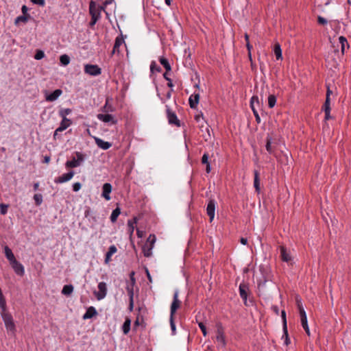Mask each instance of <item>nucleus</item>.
<instances>
[{
  "label": "nucleus",
  "mask_w": 351,
  "mask_h": 351,
  "mask_svg": "<svg viewBox=\"0 0 351 351\" xmlns=\"http://www.w3.org/2000/svg\"><path fill=\"white\" fill-rule=\"evenodd\" d=\"M202 163L206 165V171L207 173L210 172V166L208 162V154H204L202 158Z\"/></svg>",
  "instance_id": "2f4dec72"
},
{
  "label": "nucleus",
  "mask_w": 351,
  "mask_h": 351,
  "mask_svg": "<svg viewBox=\"0 0 351 351\" xmlns=\"http://www.w3.org/2000/svg\"><path fill=\"white\" fill-rule=\"evenodd\" d=\"M89 13L91 16V18L95 16L97 19H100L101 17V13L99 12L96 3L93 1H90V2Z\"/></svg>",
  "instance_id": "4468645a"
},
{
  "label": "nucleus",
  "mask_w": 351,
  "mask_h": 351,
  "mask_svg": "<svg viewBox=\"0 0 351 351\" xmlns=\"http://www.w3.org/2000/svg\"><path fill=\"white\" fill-rule=\"evenodd\" d=\"M199 100V94L194 93L191 95L189 99V103L191 108H196Z\"/></svg>",
  "instance_id": "6ab92c4d"
},
{
  "label": "nucleus",
  "mask_w": 351,
  "mask_h": 351,
  "mask_svg": "<svg viewBox=\"0 0 351 351\" xmlns=\"http://www.w3.org/2000/svg\"><path fill=\"white\" fill-rule=\"evenodd\" d=\"M73 291V287L71 285H66L63 287L62 293L65 295H70Z\"/></svg>",
  "instance_id": "7c9ffc66"
},
{
  "label": "nucleus",
  "mask_w": 351,
  "mask_h": 351,
  "mask_svg": "<svg viewBox=\"0 0 351 351\" xmlns=\"http://www.w3.org/2000/svg\"><path fill=\"white\" fill-rule=\"evenodd\" d=\"M31 18L30 14L22 15L16 17L14 21V24L18 25L20 23H26L28 20Z\"/></svg>",
  "instance_id": "bb28decb"
},
{
  "label": "nucleus",
  "mask_w": 351,
  "mask_h": 351,
  "mask_svg": "<svg viewBox=\"0 0 351 351\" xmlns=\"http://www.w3.org/2000/svg\"><path fill=\"white\" fill-rule=\"evenodd\" d=\"M163 77H164V78L167 80V82H168V83H167V86H168L169 87H170V88H172V87L173 86V83H172L171 80L169 77H167V73H165L163 74Z\"/></svg>",
  "instance_id": "5fc2aeb1"
},
{
  "label": "nucleus",
  "mask_w": 351,
  "mask_h": 351,
  "mask_svg": "<svg viewBox=\"0 0 351 351\" xmlns=\"http://www.w3.org/2000/svg\"><path fill=\"white\" fill-rule=\"evenodd\" d=\"M21 11H22V13H23V15L29 14L27 13L28 8H27L26 5H23L22 6V8H21Z\"/></svg>",
  "instance_id": "e2e57ef3"
},
{
  "label": "nucleus",
  "mask_w": 351,
  "mask_h": 351,
  "mask_svg": "<svg viewBox=\"0 0 351 351\" xmlns=\"http://www.w3.org/2000/svg\"><path fill=\"white\" fill-rule=\"evenodd\" d=\"M317 22L320 25H323L327 24V20L326 19H324V17L320 16H319L317 17Z\"/></svg>",
  "instance_id": "6e6d98bb"
},
{
  "label": "nucleus",
  "mask_w": 351,
  "mask_h": 351,
  "mask_svg": "<svg viewBox=\"0 0 351 351\" xmlns=\"http://www.w3.org/2000/svg\"><path fill=\"white\" fill-rule=\"evenodd\" d=\"M10 265L16 274H18L21 276L24 275V274H25L24 267L23 266V265L21 263H20L19 261H17L16 259L15 261H14L13 262H12L10 263Z\"/></svg>",
  "instance_id": "f8f14e48"
},
{
  "label": "nucleus",
  "mask_w": 351,
  "mask_h": 351,
  "mask_svg": "<svg viewBox=\"0 0 351 351\" xmlns=\"http://www.w3.org/2000/svg\"><path fill=\"white\" fill-rule=\"evenodd\" d=\"M302 327L304 329V330H305L306 333L307 334V335L310 336L311 333H310V330H309L308 324L304 325V326H302Z\"/></svg>",
  "instance_id": "69168bd1"
},
{
  "label": "nucleus",
  "mask_w": 351,
  "mask_h": 351,
  "mask_svg": "<svg viewBox=\"0 0 351 351\" xmlns=\"http://www.w3.org/2000/svg\"><path fill=\"white\" fill-rule=\"evenodd\" d=\"M60 61L62 65L66 66L70 62V58L69 56L64 54L60 57Z\"/></svg>",
  "instance_id": "4c0bfd02"
},
{
  "label": "nucleus",
  "mask_w": 351,
  "mask_h": 351,
  "mask_svg": "<svg viewBox=\"0 0 351 351\" xmlns=\"http://www.w3.org/2000/svg\"><path fill=\"white\" fill-rule=\"evenodd\" d=\"M124 43V40L122 36H118L115 39V43L113 47V49L112 51L111 54H114L115 53H119V47Z\"/></svg>",
  "instance_id": "aec40b11"
},
{
  "label": "nucleus",
  "mask_w": 351,
  "mask_h": 351,
  "mask_svg": "<svg viewBox=\"0 0 351 351\" xmlns=\"http://www.w3.org/2000/svg\"><path fill=\"white\" fill-rule=\"evenodd\" d=\"M300 316V320L302 326L308 324L307 317L305 311H302Z\"/></svg>",
  "instance_id": "79ce46f5"
},
{
  "label": "nucleus",
  "mask_w": 351,
  "mask_h": 351,
  "mask_svg": "<svg viewBox=\"0 0 351 351\" xmlns=\"http://www.w3.org/2000/svg\"><path fill=\"white\" fill-rule=\"evenodd\" d=\"M302 327L304 329V330H305L306 333L307 334V335L310 336L311 333H310V330H309L308 324L304 325V326H302Z\"/></svg>",
  "instance_id": "0e129e2a"
},
{
  "label": "nucleus",
  "mask_w": 351,
  "mask_h": 351,
  "mask_svg": "<svg viewBox=\"0 0 351 351\" xmlns=\"http://www.w3.org/2000/svg\"><path fill=\"white\" fill-rule=\"evenodd\" d=\"M331 93H332V91L330 90L329 88H328L327 92H326V101H325V103H324V106H323L324 112H325V119H328L329 117H330V96Z\"/></svg>",
  "instance_id": "1a4fd4ad"
},
{
  "label": "nucleus",
  "mask_w": 351,
  "mask_h": 351,
  "mask_svg": "<svg viewBox=\"0 0 351 351\" xmlns=\"http://www.w3.org/2000/svg\"><path fill=\"white\" fill-rule=\"evenodd\" d=\"M82 187V184L80 182H75L73 184V190L75 192L78 191Z\"/></svg>",
  "instance_id": "4d7b16f0"
},
{
  "label": "nucleus",
  "mask_w": 351,
  "mask_h": 351,
  "mask_svg": "<svg viewBox=\"0 0 351 351\" xmlns=\"http://www.w3.org/2000/svg\"><path fill=\"white\" fill-rule=\"evenodd\" d=\"M1 315L3 318V320L5 323V327L7 328V329H9L10 330H14V324L12 315L7 311L6 312H1Z\"/></svg>",
  "instance_id": "423d86ee"
},
{
  "label": "nucleus",
  "mask_w": 351,
  "mask_h": 351,
  "mask_svg": "<svg viewBox=\"0 0 351 351\" xmlns=\"http://www.w3.org/2000/svg\"><path fill=\"white\" fill-rule=\"evenodd\" d=\"M134 222L132 221L131 220H129L128 222V228H129V231L130 232L131 234L134 232V223H136V218H134Z\"/></svg>",
  "instance_id": "a18cd8bd"
},
{
  "label": "nucleus",
  "mask_w": 351,
  "mask_h": 351,
  "mask_svg": "<svg viewBox=\"0 0 351 351\" xmlns=\"http://www.w3.org/2000/svg\"><path fill=\"white\" fill-rule=\"evenodd\" d=\"M276 103V98L275 95H270L268 97V106H269V107L271 108L274 107Z\"/></svg>",
  "instance_id": "58836bf2"
},
{
  "label": "nucleus",
  "mask_w": 351,
  "mask_h": 351,
  "mask_svg": "<svg viewBox=\"0 0 351 351\" xmlns=\"http://www.w3.org/2000/svg\"><path fill=\"white\" fill-rule=\"evenodd\" d=\"M254 101H256L257 102V104H258V97L253 96L252 97L251 102H250V106H251V108H252V109L253 110L254 116L256 117V121L259 122L260 121V117L258 116V114L257 111L255 110V108H254Z\"/></svg>",
  "instance_id": "cd10ccee"
},
{
  "label": "nucleus",
  "mask_w": 351,
  "mask_h": 351,
  "mask_svg": "<svg viewBox=\"0 0 351 351\" xmlns=\"http://www.w3.org/2000/svg\"><path fill=\"white\" fill-rule=\"evenodd\" d=\"M156 238L154 234H150L146 242L143 245L142 250L145 256L149 257L152 254V249L154 246Z\"/></svg>",
  "instance_id": "f257e3e1"
},
{
  "label": "nucleus",
  "mask_w": 351,
  "mask_h": 351,
  "mask_svg": "<svg viewBox=\"0 0 351 351\" xmlns=\"http://www.w3.org/2000/svg\"><path fill=\"white\" fill-rule=\"evenodd\" d=\"M95 143H96L97 145L99 147L101 148L102 149L106 150L112 146V144L110 143L104 141L103 140H101L99 138L95 137Z\"/></svg>",
  "instance_id": "4be33fe9"
},
{
  "label": "nucleus",
  "mask_w": 351,
  "mask_h": 351,
  "mask_svg": "<svg viewBox=\"0 0 351 351\" xmlns=\"http://www.w3.org/2000/svg\"><path fill=\"white\" fill-rule=\"evenodd\" d=\"M120 213H121V210L119 207H117L114 210H113V211L110 215V221L112 223H114L117 221Z\"/></svg>",
  "instance_id": "473e14b6"
},
{
  "label": "nucleus",
  "mask_w": 351,
  "mask_h": 351,
  "mask_svg": "<svg viewBox=\"0 0 351 351\" xmlns=\"http://www.w3.org/2000/svg\"><path fill=\"white\" fill-rule=\"evenodd\" d=\"M281 317H282V321L283 331H285V332H287V317H286V312L284 310L281 311Z\"/></svg>",
  "instance_id": "e433bc0d"
},
{
  "label": "nucleus",
  "mask_w": 351,
  "mask_h": 351,
  "mask_svg": "<svg viewBox=\"0 0 351 351\" xmlns=\"http://www.w3.org/2000/svg\"><path fill=\"white\" fill-rule=\"evenodd\" d=\"M117 252V248L115 245H110L106 254L112 257V256Z\"/></svg>",
  "instance_id": "c03bdc74"
},
{
  "label": "nucleus",
  "mask_w": 351,
  "mask_h": 351,
  "mask_svg": "<svg viewBox=\"0 0 351 351\" xmlns=\"http://www.w3.org/2000/svg\"><path fill=\"white\" fill-rule=\"evenodd\" d=\"M108 101H109V99H108V98H107L106 99V104H105V106L103 108H104V111L105 112H112V111L111 106L108 105Z\"/></svg>",
  "instance_id": "3c124183"
},
{
  "label": "nucleus",
  "mask_w": 351,
  "mask_h": 351,
  "mask_svg": "<svg viewBox=\"0 0 351 351\" xmlns=\"http://www.w3.org/2000/svg\"><path fill=\"white\" fill-rule=\"evenodd\" d=\"M200 130L202 132H209V126L208 125L207 123H206V125H202L200 126Z\"/></svg>",
  "instance_id": "052dcab7"
},
{
  "label": "nucleus",
  "mask_w": 351,
  "mask_h": 351,
  "mask_svg": "<svg viewBox=\"0 0 351 351\" xmlns=\"http://www.w3.org/2000/svg\"><path fill=\"white\" fill-rule=\"evenodd\" d=\"M45 56V53L42 50H37L34 56L36 60H41Z\"/></svg>",
  "instance_id": "49530a36"
},
{
  "label": "nucleus",
  "mask_w": 351,
  "mask_h": 351,
  "mask_svg": "<svg viewBox=\"0 0 351 351\" xmlns=\"http://www.w3.org/2000/svg\"><path fill=\"white\" fill-rule=\"evenodd\" d=\"M34 199L36 206H40L43 202V195L40 193L34 195Z\"/></svg>",
  "instance_id": "ea45409f"
},
{
  "label": "nucleus",
  "mask_w": 351,
  "mask_h": 351,
  "mask_svg": "<svg viewBox=\"0 0 351 351\" xmlns=\"http://www.w3.org/2000/svg\"><path fill=\"white\" fill-rule=\"evenodd\" d=\"M8 205L5 204H0V212L1 215H5L8 212Z\"/></svg>",
  "instance_id": "de8ad7c7"
},
{
  "label": "nucleus",
  "mask_w": 351,
  "mask_h": 351,
  "mask_svg": "<svg viewBox=\"0 0 351 351\" xmlns=\"http://www.w3.org/2000/svg\"><path fill=\"white\" fill-rule=\"evenodd\" d=\"M246 47L248 50L249 57L251 59V49H252V46L250 45V42L246 43Z\"/></svg>",
  "instance_id": "680f3d73"
},
{
  "label": "nucleus",
  "mask_w": 351,
  "mask_h": 351,
  "mask_svg": "<svg viewBox=\"0 0 351 351\" xmlns=\"http://www.w3.org/2000/svg\"><path fill=\"white\" fill-rule=\"evenodd\" d=\"M274 52L275 53V56H276L277 60H280V59L282 58V49H281L280 45L278 43H277L274 45Z\"/></svg>",
  "instance_id": "c85d7f7f"
},
{
  "label": "nucleus",
  "mask_w": 351,
  "mask_h": 351,
  "mask_svg": "<svg viewBox=\"0 0 351 351\" xmlns=\"http://www.w3.org/2000/svg\"><path fill=\"white\" fill-rule=\"evenodd\" d=\"M107 294V285L104 282L98 284V291H94V295L98 300H103Z\"/></svg>",
  "instance_id": "20e7f679"
},
{
  "label": "nucleus",
  "mask_w": 351,
  "mask_h": 351,
  "mask_svg": "<svg viewBox=\"0 0 351 351\" xmlns=\"http://www.w3.org/2000/svg\"><path fill=\"white\" fill-rule=\"evenodd\" d=\"M134 272L130 274V282H127L126 291L129 298L134 297V286L135 285Z\"/></svg>",
  "instance_id": "9b49d317"
},
{
  "label": "nucleus",
  "mask_w": 351,
  "mask_h": 351,
  "mask_svg": "<svg viewBox=\"0 0 351 351\" xmlns=\"http://www.w3.org/2000/svg\"><path fill=\"white\" fill-rule=\"evenodd\" d=\"M61 116L62 117V120L60 123V125L58 128H56L54 132H62L71 124V121L66 118L63 112H61Z\"/></svg>",
  "instance_id": "2eb2a0df"
},
{
  "label": "nucleus",
  "mask_w": 351,
  "mask_h": 351,
  "mask_svg": "<svg viewBox=\"0 0 351 351\" xmlns=\"http://www.w3.org/2000/svg\"><path fill=\"white\" fill-rule=\"evenodd\" d=\"M145 272H146V274H147V277L148 278V280L149 282H152V278L149 274V271L147 269H145Z\"/></svg>",
  "instance_id": "774afa93"
},
{
  "label": "nucleus",
  "mask_w": 351,
  "mask_h": 351,
  "mask_svg": "<svg viewBox=\"0 0 351 351\" xmlns=\"http://www.w3.org/2000/svg\"><path fill=\"white\" fill-rule=\"evenodd\" d=\"M84 72L90 75L97 76L101 73V69L96 64H86Z\"/></svg>",
  "instance_id": "0eeeda50"
},
{
  "label": "nucleus",
  "mask_w": 351,
  "mask_h": 351,
  "mask_svg": "<svg viewBox=\"0 0 351 351\" xmlns=\"http://www.w3.org/2000/svg\"><path fill=\"white\" fill-rule=\"evenodd\" d=\"M62 93V90L56 89L51 94L46 96V100L48 101H53L56 100Z\"/></svg>",
  "instance_id": "412c9836"
},
{
  "label": "nucleus",
  "mask_w": 351,
  "mask_h": 351,
  "mask_svg": "<svg viewBox=\"0 0 351 351\" xmlns=\"http://www.w3.org/2000/svg\"><path fill=\"white\" fill-rule=\"evenodd\" d=\"M160 64L165 68L167 71H169L171 69V65L168 60L164 57H160L159 59Z\"/></svg>",
  "instance_id": "72a5a7b5"
},
{
  "label": "nucleus",
  "mask_w": 351,
  "mask_h": 351,
  "mask_svg": "<svg viewBox=\"0 0 351 351\" xmlns=\"http://www.w3.org/2000/svg\"><path fill=\"white\" fill-rule=\"evenodd\" d=\"M302 327L304 329V330H305L306 333L307 334V335L310 336L311 333H310V330H309L308 324L304 325V326H302Z\"/></svg>",
  "instance_id": "338daca9"
},
{
  "label": "nucleus",
  "mask_w": 351,
  "mask_h": 351,
  "mask_svg": "<svg viewBox=\"0 0 351 351\" xmlns=\"http://www.w3.org/2000/svg\"><path fill=\"white\" fill-rule=\"evenodd\" d=\"M1 312H6V301L4 296L0 298Z\"/></svg>",
  "instance_id": "a19ab883"
},
{
  "label": "nucleus",
  "mask_w": 351,
  "mask_h": 351,
  "mask_svg": "<svg viewBox=\"0 0 351 351\" xmlns=\"http://www.w3.org/2000/svg\"><path fill=\"white\" fill-rule=\"evenodd\" d=\"M150 71L152 73H154V71L160 72L161 69L156 64L154 61H153L150 65Z\"/></svg>",
  "instance_id": "37998d69"
},
{
  "label": "nucleus",
  "mask_w": 351,
  "mask_h": 351,
  "mask_svg": "<svg viewBox=\"0 0 351 351\" xmlns=\"http://www.w3.org/2000/svg\"><path fill=\"white\" fill-rule=\"evenodd\" d=\"M280 258L283 262H286L288 264H292L293 257L289 250H288L285 246H280Z\"/></svg>",
  "instance_id": "39448f33"
},
{
  "label": "nucleus",
  "mask_w": 351,
  "mask_h": 351,
  "mask_svg": "<svg viewBox=\"0 0 351 351\" xmlns=\"http://www.w3.org/2000/svg\"><path fill=\"white\" fill-rule=\"evenodd\" d=\"M198 326H199V328L201 329L203 335L204 337H206L207 335V330H206V328L205 325L204 324V323L199 322Z\"/></svg>",
  "instance_id": "8fccbe9b"
},
{
  "label": "nucleus",
  "mask_w": 351,
  "mask_h": 351,
  "mask_svg": "<svg viewBox=\"0 0 351 351\" xmlns=\"http://www.w3.org/2000/svg\"><path fill=\"white\" fill-rule=\"evenodd\" d=\"M31 1L33 3L39 5L40 6H44L45 5V0H31Z\"/></svg>",
  "instance_id": "13d9d810"
},
{
  "label": "nucleus",
  "mask_w": 351,
  "mask_h": 351,
  "mask_svg": "<svg viewBox=\"0 0 351 351\" xmlns=\"http://www.w3.org/2000/svg\"><path fill=\"white\" fill-rule=\"evenodd\" d=\"M239 294L241 298L244 301V304H246L247 298V292L249 291V287L245 283H241L239 285Z\"/></svg>",
  "instance_id": "dca6fc26"
},
{
  "label": "nucleus",
  "mask_w": 351,
  "mask_h": 351,
  "mask_svg": "<svg viewBox=\"0 0 351 351\" xmlns=\"http://www.w3.org/2000/svg\"><path fill=\"white\" fill-rule=\"evenodd\" d=\"M296 304H297L298 308L299 310V313H300V315H301L302 311H304V308L302 306V304L300 300H299L298 298L296 299Z\"/></svg>",
  "instance_id": "603ef678"
},
{
  "label": "nucleus",
  "mask_w": 351,
  "mask_h": 351,
  "mask_svg": "<svg viewBox=\"0 0 351 351\" xmlns=\"http://www.w3.org/2000/svg\"><path fill=\"white\" fill-rule=\"evenodd\" d=\"M215 205H216L215 200L210 199L208 201V205L206 207V213L209 217L210 222L213 220V219L215 217Z\"/></svg>",
  "instance_id": "9d476101"
},
{
  "label": "nucleus",
  "mask_w": 351,
  "mask_h": 351,
  "mask_svg": "<svg viewBox=\"0 0 351 351\" xmlns=\"http://www.w3.org/2000/svg\"><path fill=\"white\" fill-rule=\"evenodd\" d=\"M4 253H5V257L8 258L10 263H11L12 262H13L14 261L16 260L15 256H14V254L12 253V250L7 245H5L4 247Z\"/></svg>",
  "instance_id": "5701e85b"
},
{
  "label": "nucleus",
  "mask_w": 351,
  "mask_h": 351,
  "mask_svg": "<svg viewBox=\"0 0 351 351\" xmlns=\"http://www.w3.org/2000/svg\"><path fill=\"white\" fill-rule=\"evenodd\" d=\"M181 301L178 299V291H176L173 294V302L171 304L170 316H174L176 311L180 308Z\"/></svg>",
  "instance_id": "6e6552de"
},
{
  "label": "nucleus",
  "mask_w": 351,
  "mask_h": 351,
  "mask_svg": "<svg viewBox=\"0 0 351 351\" xmlns=\"http://www.w3.org/2000/svg\"><path fill=\"white\" fill-rule=\"evenodd\" d=\"M84 160V155L79 152L75 153L71 160H68L66 162L67 168H75L79 167L81 163Z\"/></svg>",
  "instance_id": "f03ea898"
},
{
  "label": "nucleus",
  "mask_w": 351,
  "mask_h": 351,
  "mask_svg": "<svg viewBox=\"0 0 351 351\" xmlns=\"http://www.w3.org/2000/svg\"><path fill=\"white\" fill-rule=\"evenodd\" d=\"M339 43L341 44V53L343 54L344 51H345V46H346V45H347L348 47H349L347 39L344 36H340L339 38Z\"/></svg>",
  "instance_id": "f704fd0d"
},
{
  "label": "nucleus",
  "mask_w": 351,
  "mask_h": 351,
  "mask_svg": "<svg viewBox=\"0 0 351 351\" xmlns=\"http://www.w3.org/2000/svg\"><path fill=\"white\" fill-rule=\"evenodd\" d=\"M167 114L169 123L170 124H174L177 126H180V124L179 119H178L176 114L173 112H172L169 109V108H167Z\"/></svg>",
  "instance_id": "ddd939ff"
},
{
  "label": "nucleus",
  "mask_w": 351,
  "mask_h": 351,
  "mask_svg": "<svg viewBox=\"0 0 351 351\" xmlns=\"http://www.w3.org/2000/svg\"><path fill=\"white\" fill-rule=\"evenodd\" d=\"M97 315V311L93 306H90L83 316L84 319L92 318Z\"/></svg>",
  "instance_id": "a878e982"
},
{
  "label": "nucleus",
  "mask_w": 351,
  "mask_h": 351,
  "mask_svg": "<svg viewBox=\"0 0 351 351\" xmlns=\"http://www.w3.org/2000/svg\"><path fill=\"white\" fill-rule=\"evenodd\" d=\"M73 176H74V172L70 171L69 173L62 174L61 176L56 178L55 179L54 182L56 183H64V182H68L70 180H71L72 178L73 177Z\"/></svg>",
  "instance_id": "f3484780"
},
{
  "label": "nucleus",
  "mask_w": 351,
  "mask_h": 351,
  "mask_svg": "<svg viewBox=\"0 0 351 351\" xmlns=\"http://www.w3.org/2000/svg\"><path fill=\"white\" fill-rule=\"evenodd\" d=\"M112 191V185L110 183H105L102 187L101 196L107 201L110 199V193Z\"/></svg>",
  "instance_id": "a211bd4d"
},
{
  "label": "nucleus",
  "mask_w": 351,
  "mask_h": 351,
  "mask_svg": "<svg viewBox=\"0 0 351 351\" xmlns=\"http://www.w3.org/2000/svg\"><path fill=\"white\" fill-rule=\"evenodd\" d=\"M216 342L217 346L219 349H222L225 348L226 342L225 339L223 330L221 326L218 327L217 330Z\"/></svg>",
  "instance_id": "7ed1b4c3"
},
{
  "label": "nucleus",
  "mask_w": 351,
  "mask_h": 351,
  "mask_svg": "<svg viewBox=\"0 0 351 351\" xmlns=\"http://www.w3.org/2000/svg\"><path fill=\"white\" fill-rule=\"evenodd\" d=\"M254 186L256 189V191L259 193L260 192V180H259V173L257 170H254Z\"/></svg>",
  "instance_id": "393cba45"
},
{
  "label": "nucleus",
  "mask_w": 351,
  "mask_h": 351,
  "mask_svg": "<svg viewBox=\"0 0 351 351\" xmlns=\"http://www.w3.org/2000/svg\"><path fill=\"white\" fill-rule=\"evenodd\" d=\"M99 19H97L95 16L91 18V21L89 23V26L90 27H93L96 23L99 21Z\"/></svg>",
  "instance_id": "bf43d9fd"
},
{
  "label": "nucleus",
  "mask_w": 351,
  "mask_h": 351,
  "mask_svg": "<svg viewBox=\"0 0 351 351\" xmlns=\"http://www.w3.org/2000/svg\"><path fill=\"white\" fill-rule=\"evenodd\" d=\"M123 332L125 335L128 334L130 330V320L129 319H126L123 324Z\"/></svg>",
  "instance_id": "c9c22d12"
},
{
  "label": "nucleus",
  "mask_w": 351,
  "mask_h": 351,
  "mask_svg": "<svg viewBox=\"0 0 351 351\" xmlns=\"http://www.w3.org/2000/svg\"><path fill=\"white\" fill-rule=\"evenodd\" d=\"M282 338H285V343L287 346H288L290 343V339L289 338L288 330H287V332H285V331H283Z\"/></svg>",
  "instance_id": "864d4df0"
},
{
  "label": "nucleus",
  "mask_w": 351,
  "mask_h": 351,
  "mask_svg": "<svg viewBox=\"0 0 351 351\" xmlns=\"http://www.w3.org/2000/svg\"><path fill=\"white\" fill-rule=\"evenodd\" d=\"M274 143L273 138L271 136L268 135L267 137L266 149L269 154H272L274 149H272L271 144Z\"/></svg>",
  "instance_id": "c756f323"
},
{
  "label": "nucleus",
  "mask_w": 351,
  "mask_h": 351,
  "mask_svg": "<svg viewBox=\"0 0 351 351\" xmlns=\"http://www.w3.org/2000/svg\"><path fill=\"white\" fill-rule=\"evenodd\" d=\"M169 322H170V326H171L172 332H173V334H175L176 324L174 322V316H170Z\"/></svg>",
  "instance_id": "09e8293b"
},
{
  "label": "nucleus",
  "mask_w": 351,
  "mask_h": 351,
  "mask_svg": "<svg viewBox=\"0 0 351 351\" xmlns=\"http://www.w3.org/2000/svg\"><path fill=\"white\" fill-rule=\"evenodd\" d=\"M97 118L105 123H108L110 121L112 123H114L113 117L109 114H97Z\"/></svg>",
  "instance_id": "b1692460"
}]
</instances>
